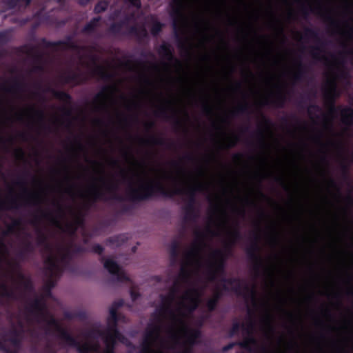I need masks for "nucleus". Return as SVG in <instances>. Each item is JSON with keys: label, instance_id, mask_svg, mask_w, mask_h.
Listing matches in <instances>:
<instances>
[{"label": "nucleus", "instance_id": "nucleus-3", "mask_svg": "<svg viewBox=\"0 0 353 353\" xmlns=\"http://www.w3.org/2000/svg\"><path fill=\"white\" fill-rule=\"evenodd\" d=\"M131 182L134 191L145 196L159 185L160 173L142 165H136L130 170Z\"/></svg>", "mask_w": 353, "mask_h": 353}, {"label": "nucleus", "instance_id": "nucleus-16", "mask_svg": "<svg viewBox=\"0 0 353 353\" xmlns=\"http://www.w3.org/2000/svg\"><path fill=\"white\" fill-rule=\"evenodd\" d=\"M96 10H97V11H99V10H100V9H99V6H98L96 8Z\"/></svg>", "mask_w": 353, "mask_h": 353}, {"label": "nucleus", "instance_id": "nucleus-8", "mask_svg": "<svg viewBox=\"0 0 353 353\" xmlns=\"http://www.w3.org/2000/svg\"><path fill=\"white\" fill-rule=\"evenodd\" d=\"M341 118L344 123L350 124L353 123V110L350 108L343 109L341 111Z\"/></svg>", "mask_w": 353, "mask_h": 353}, {"label": "nucleus", "instance_id": "nucleus-10", "mask_svg": "<svg viewBox=\"0 0 353 353\" xmlns=\"http://www.w3.org/2000/svg\"><path fill=\"white\" fill-rule=\"evenodd\" d=\"M236 141V137L234 134H225L223 143H221L222 147L228 148L233 145Z\"/></svg>", "mask_w": 353, "mask_h": 353}, {"label": "nucleus", "instance_id": "nucleus-14", "mask_svg": "<svg viewBox=\"0 0 353 353\" xmlns=\"http://www.w3.org/2000/svg\"><path fill=\"white\" fill-rule=\"evenodd\" d=\"M215 303H216V299L215 298H213L212 299L210 300L208 303V307L210 310L213 309L214 305H215Z\"/></svg>", "mask_w": 353, "mask_h": 353}, {"label": "nucleus", "instance_id": "nucleus-9", "mask_svg": "<svg viewBox=\"0 0 353 353\" xmlns=\"http://www.w3.org/2000/svg\"><path fill=\"white\" fill-rule=\"evenodd\" d=\"M335 81H336L335 76H331L327 78L326 90H327V95H329L330 97L334 95V92H335Z\"/></svg>", "mask_w": 353, "mask_h": 353}, {"label": "nucleus", "instance_id": "nucleus-11", "mask_svg": "<svg viewBox=\"0 0 353 353\" xmlns=\"http://www.w3.org/2000/svg\"><path fill=\"white\" fill-rule=\"evenodd\" d=\"M33 110L32 109H24L21 110L17 114H16L17 119H23L25 118L30 119L32 116Z\"/></svg>", "mask_w": 353, "mask_h": 353}, {"label": "nucleus", "instance_id": "nucleus-5", "mask_svg": "<svg viewBox=\"0 0 353 353\" xmlns=\"http://www.w3.org/2000/svg\"><path fill=\"white\" fill-rule=\"evenodd\" d=\"M110 317L108 320V326L110 329V334L106 338L105 342L107 343L106 353H111L110 350V343L116 341L117 339L120 340V334L118 333L115 330L113 329L114 323L116 322L117 315L114 310H111L110 312Z\"/></svg>", "mask_w": 353, "mask_h": 353}, {"label": "nucleus", "instance_id": "nucleus-13", "mask_svg": "<svg viewBox=\"0 0 353 353\" xmlns=\"http://www.w3.org/2000/svg\"><path fill=\"white\" fill-rule=\"evenodd\" d=\"M47 266L52 271L58 266V260L56 256L51 255L47 261Z\"/></svg>", "mask_w": 353, "mask_h": 353}, {"label": "nucleus", "instance_id": "nucleus-15", "mask_svg": "<svg viewBox=\"0 0 353 353\" xmlns=\"http://www.w3.org/2000/svg\"><path fill=\"white\" fill-rule=\"evenodd\" d=\"M242 345H243L245 347L248 346V342H244V343H242Z\"/></svg>", "mask_w": 353, "mask_h": 353}, {"label": "nucleus", "instance_id": "nucleus-6", "mask_svg": "<svg viewBox=\"0 0 353 353\" xmlns=\"http://www.w3.org/2000/svg\"><path fill=\"white\" fill-rule=\"evenodd\" d=\"M104 266L110 273L117 274L121 281L129 279L123 270L112 259H107L104 263Z\"/></svg>", "mask_w": 353, "mask_h": 353}, {"label": "nucleus", "instance_id": "nucleus-4", "mask_svg": "<svg viewBox=\"0 0 353 353\" xmlns=\"http://www.w3.org/2000/svg\"><path fill=\"white\" fill-rule=\"evenodd\" d=\"M316 143L319 150V156L330 152H339L341 150V143L336 138H329L325 141L318 139Z\"/></svg>", "mask_w": 353, "mask_h": 353}, {"label": "nucleus", "instance_id": "nucleus-7", "mask_svg": "<svg viewBox=\"0 0 353 353\" xmlns=\"http://www.w3.org/2000/svg\"><path fill=\"white\" fill-rule=\"evenodd\" d=\"M112 102V97L109 93H100L97 98V108H105Z\"/></svg>", "mask_w": 353, "mask_h": 353}, {"label": "nucleus", "instance_id": "nucleus-12", "mask_svg": "<svg viewBox=\"0 0 353 353\" xmlns=\"http://www.w3.org/2000/svg\"><path fill=\"white\" fill-rule=\"evenodd\" d=\"M97 346L95 345L90 344V342H86L85 344L79 347V350L81 353H87L90 350H95Z\"/></svg>", "mask_w": 353, "mask_h": 353}, {"label": "nucleus", "instance_id": "nucleus-2", "mask_svg": "<svg viewBox=\"0 0 353 353\" xmlns=\"http://www.w3.org/2000/svg\"><path fill=\"white\" fill-rule=\"evenodd\" d=\"M175 182L179 185V192L212 190L208 230L213 234L223 233L230 240L234 238V223L228 215L229 208H232V188L223 176H213L203 168L194 172L181 170L177 173Z\"/></svg>", "mask_w": 353, "mask_h": 353}, {"label": "nucleus", "instance_id": "nucleus-1", "mask_svg": "<svg viewBox=\"0 0 353 353\" xmlns=\"http://www.w3.org/2000/svg\"><path fill=\"white\" fill-rule=\"evenodd\" d=\"M223 254L215 251L204 260L200 254L199 245L194 246L186 254L182 263L181 273L172 283L168 292L161 294L152 316V323L145 333L142 353H162L161 347H168V342L163 340L164 322L170 324L166 330L167 336L172 343L184 346L192 345L199 336L198 330L191 329L182 316L188 315L196 308L199 303V292L188 290L181 294L186 285V276L202 268L212 279L223 268ZM184 353H189L185 347Z\"/></svg>", "mask_w": 353, "mask_h": 353}, {"label": "nucleus", "instance_id": "nucleus-17", "mask_svg": "<svg viewBox=\"0 0 353 353\" xmlns=\"http://www.w3.org/2000/svg\"><path fill=\"white\" fill-rule=\"evenodd\" d=\"M315 161H316L315 164H318L319 163L318 161H317V159H315Z\"/></svg>", "mask_w": 353, "mask_h": 353}, {"label": "nucleus", "instance_id": "nucleus-18", "mask_svg": "<svg viewBox=\"0 0 353 353\" xmlns=\"http://www.w3.org/2000/svg\"><path fill=\"white\" fill-rule=\"evenodd\" d=\"M315 161H316L315 164H318L319 163L318 161H317V159H315Z\"/></svg>", "mask_w": 353, "mask_h": 353}]
</instances>
